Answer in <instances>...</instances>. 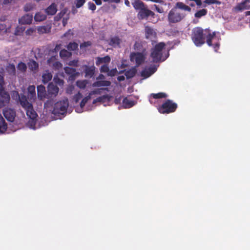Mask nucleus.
I'll return each mask as SVG.
<instances>
[{"mask_svg":"<svg viewBox=\"0 0 250 250\" xmlns=\"http://www.w3.org/2000/svg\"><path fill=\"white\" fill-rule=\"evenodd\" d=\"M191 39L197 46H200L205 43V39L209 46H212L215 52H217L220 47V38L216 36L215 32H211L209 29L204 30L202 28L197 27L192 30Z\"/></svg>","mask_w":250,"mask_h":250,"instance_id":"f257e3e1","label":"nucleus"},{"mask_svg":"<svg viewBox=\"0 0 250 250\" xmlns=\"http://www.w3.org/2000/svg\"><path fill=\"white\" fill-rule=\"evenodd\" d=\"M180 10L190 12L191 8L182 2H176L167 15V21L169 23H178L186 17L187 14L181 12Z\"/></svg>","mask_w":250,"mask_h":250,"instance_id":"f03ea898","label":"nucleus"},{"mask_svg":"<svg viewBox=\"0 0 250 250\" xmlns=\"http://www.w3.org/2000/svg\"><path fill=\"white\" fill-rule=\"evenodd\" d=\"M132 5L136 10H139L137 17L139 20L147 19L149 16L154 17V13L148 9L147 5L141 0H135Z\"/></svg>","mask_w":250,"mask_h":250,"instance_id":"7ed1b4c3","label":"nucleus"},{"mask_svg":"<svg viewBox=\"0 0 250 250\" xmlns=\"http://www.w3.org/2000/svg\"><path fill=\"white\" fill-rule=\"evenodd\" d=\"M165 46L166 44L164 42H161L156 44L151 49L150 57L152 58L153 62L157 63L160 62H163L168 57V55L165 56L163 55V51Z\"/></svg>","mask_w":250,"mask_h":250,"instance_id":"20e7f679","label":"nucleus"},{"mask_svg":"<svg viewBox=\"0 0 250 250\" xmlns=\"http://www.w3.org/2000/svg\"><path fill=\"white\" fill-rule=\"evenodd\" d=\"M177 107L178 105L176 103L168 99L158 107V110L160 113L169 114L175 112Z\"/></svg>","mask_w":250,"mask_h":250,"instance_id":"39448f33","label":"nucleus"},{"mask_svg":"<svg viewBox=\"0 0 250 250\" xmlns=\"http://www.w3.org/2000/svg\"><path fill=\"white\" fill-rule=\"evenodd\" d=\"M68 107V101L67 99L57 102L54 104L52 113L54 115H63L66 112Z\"/></svg>","mask_w":250,"mask_h":250,"instance_id":"423d86ee","label":"nucleus"},{"mask_svg":"<svg viewBox=\"0 0 250 250\" xmlns=\"http://www.w3.org/2000/svg\"><path fill=\"white\" fill-rule=\"evenodd\" d=\"M59 91V87L53 83H49L47 87V99H50L55 98Z\"/></svg>","mask_w":250,"mask_h":250,"instance_id":"0eeeda50","label":"nucleus"},{"mask_svg":"<svg viewBox=\"0 0 250 250\" xmlns=\"http://www.w3.org/2000/svg\"><path fill=\"white\" fill-rule=\"evenodd\" d=\"M130 60L132 62H135L136 66L141 65L145 60V57L142 53L132 52L130 55Z\"/></svg>","mask_w":250,"mask_h":250,"instance_id":"6e6552de","label":"nucleus"},{"mask_svg":"<svg viewBox=\"0 0 250 250\" xmlns=\"http://www.w3.org/2000/svg\"><path fill=\"white\" fill-rule=\"evenodd\" d=\"M10 98L9 94L5 91L4 89H0V108L8 104Z\"/></svg>","mask_w":250,"mask_h":250,"instance_id":"1a4fd4ad","label":"nucleus"},{"mask_svg":"<svg viewBox=\"0 0 250 250\" xmlns=\"http://www.w3.org/2000/svg\"><path fill=\"white\" fill-rule=\"evenodd\" d=\"M3 114L6 120L10 122L14 121L16 115L15 110L10 108H5L3 110Z\"/></svg>","mask_w":250,"mask_h":250,"instance_id":"9d476101","label":"nucleus"},{"mask_svg":"<svg viewBox=\"0 0 250 250\" xmlns=\"http://www.w3.org/2000/svg\"><path fill=\"white\" fill-rule=\"evenodd\" d=\"M17 94L19 97L20 104L24 109L29 106L31 107V105H32L31 103L32 100L30 101L29 99L23 94H21V95H19L18 93Z\"/></svg>","mask_w":250,"mask_h":250,"instance_id":"9b49d317","label":"nucleus"},{"mask_svg":"<svg viewBox=\"0 0 250 250\" xmlns=\"http://www.w3.org/2000/svg\"><path fill=\"white\" fill-rule=\"evenodd\" d=\"M145 31L146 38L152 42L155 41L157 38V33L154 29L150 27L146 26Z\"/></svg>","mask_w":250,"mask_h":250,"instance_id":"f8f14e48","label":"nucleus"},{"mask_svg":"<svg viewBox=\"0 0 250 250\" xmlns=\"http://www.w3.org/2000/svg\"><path fill=\"white\" fill-rule=\"evenodd\" d=\"M37 95L38 98L41 100L47 99V91L44 85L41 84L37 86Z\"/></svg>","mask_w":250,"mask_h":250,"instance_id":"ddd939ff","label":"nucleus"},{"mask_svg":"<svg viewBox=\"0 0 250 250\" xmlns=\"http://www.w3.org/2000/svg\"><path fill=\"white\" fill-rule=\"evenodd\" d=\"M250 0H243L241 2L238 3L235 7V9L239 11H241L244 9H250V6L247 5L250 3Z\"/></svg>","mask_w":250,"mask_h":250,"instance_id":"4468645a","label":"nucleus"},{"mask_svg":"<svg viewBox=\"0 0 250 250\" xmlns=\"http://www.w3.org/2000/svg\"><path fill=\"white\" fill-rule=\"evenodd\" d=\"M85 69L84 70V72L85 73V77L88 78H92L95 73V67L94 66H87L85 65Z\"/></svg>","mask_w":250,"mask_h":250,"instance_id":"2eb2a0df","label":"nucleus"},{"mask_svg":"<svg viewBox=\"0 0 250 250\" xmlns=\"http://www.w3.org/2000/svg\"><path fill=\"white\" fill-rule=\"evenodd\" d=\"M33 17L29 14H26L19 20V23L21 24H30L32 21Z\"/></svg>","mask_w":250,"mask_h":250,"instance_id":"dca6fc26","label":"nucleus"},{"mask_svg":"<svg viewBox=\"0 0 250 250\" xmlns=\"http://www.w3.org/2000/svg\"><path fill=\"white\" fill-rule=\"evenodd\" d=\"M26 112L27 116L31 119L34 120L36 118L37 114L33 109V105H31L24 109Z\"/></svg>","mask_w":250,"mask_h":250,"instance_id":"f3484780","label":"nucleus"},{"mask_svg":"<svg viewBox=\"0 0 250 250\" xmlns=\"http://www.w3.org/2000/svg\"><path fill=\"white\" fill-rule=\"evenodd\" d=\"M121 42V40L118 37L115 36L110 38L109 44L110 46L116 48L120 47Z\"/></svg>","mask_w":250,"mask_h":250,"instance_id":"a211bd4d","label":"nucleus"},{"mask_svg":"<svg viewBox=\"0 0 250 250\" xmlns=\"http://www.w3.org/2000/svg\"><path fill=\"white\" fill-rule=\"evenodd\" d=\"M28 98L30 101L34 100L36 97L35 86L34 85H29L27 88Z\"/></svg>","mask_w":250,"mask_h":250,"instance_id":"6ab92c4d","label":"nucleus"},{"mask_svg":"<svg viewBox=\"0 0 250 250\" xmlns=\"http://www.w3.org/2000/svg\"><path fill=\"white\" fill-rule=\"evenodd\" d=\"M111 59L110 57L107 55L104 57H97L96 59V64L97 65H99L102 63H108L110 62Z\"/></svg>","mask_w":250,"mask_h":250,"instance_id":"aec40b11","label":"nucleus"},{"mask_svg":"<svg viewBox=\"0 0 250 250\" xmlns=\"http://www.w3.org/2000/svg\"><path fill=\"white\" fill-rule=\"evenodd\" d=\"M64 70L65 73L70 75V77L71 79L74 78L78 74V73L76 72L75 68L66 66L64 68Z\"/></svg>","mask_w":250,"mask_h":250,"instance_id":"412c9836","label":"nucleus"},{"mask_svg":"<svg viewBox=\"0 0 250 250\" xmlns=\"http://www.w3.org/2000/svg\"><path fill=\"white\" fill-rule=\"evenodd\" d=\"M52 78V74L48 70H46L42 75V81L43 83H46Z\"/></svg>","mask_w":250,"mask_h":250,"instance_id":"4be33fe9","label":"nucleus"},{"mask_svg":"<svg viewBox=\"0 0 250 250\" xmlns=\"http://www.w3.org/2000/svg\"><path fill=\"white\" fill-rule=\"evenodd\" d=\"M111 85V82L109 81H98L94 82L93 84V86H109Z\"/></svg>","mask_w":250,"mask_h":250,"instance_id":"5701e85b","label":"nucleus"},{"mask_svg":"<svg viewBox=\"0 0 250 250\" xmlns=\"http://www.w3.org/2000/svg\"><path fill=\"white\" fill-rule=\"evenodd\" d=\"M136 73L137 69L135 67H133L125 72V76L127 79H129L133 78Z\"/></svg>","mask_w":250,"mask_h":250,"instance_id":"b1692460","label":"nucleus"},{"mask_svg":"<svg viewBox=\"0 0 250 250\" xmlns=\"http://www.w3.org/2000/svg\"><path fill=\"white\" fill-rule=\"evenodd\" d=\"M57 10L56 6L53 3L45 9V12L48 15H54L56 14Z\"/></svg>","mask_w":250,"mask_h":250,"instance_id":"393cba45","label":"nucleus"},{"mask_svg":"<svg viewBox=\"0 0 250 250\" xmlns=\"http://www.w3.org/2000/svg\"><path fill=\"white\" fill-rule=\"evenodd\" d=\"M123 104L124 108H128L132 107L135 104V103L133 101L130 100L125 97L123 100Z\"/></svg>","mask_w":250,"mask_h":250,"instance_id":"a878e982","label":"nucleus"},{"mask_svg":"<svg viewBox=\"0 0 250 250\" xmlns=\"http://www.w3.org/2000/svg\"><path fill=\"white\" fill-rule=\"evenodd\" d=\"M7 128V125L2 115L0 114V132H4Z\"/></svg>","mask_w":250,"mask_h":250,"instance_id":"bb28decb","label":"nucleus"},{"mask_svg":"<svg viewBox=\"0 0 250 250\" xmlns=\"http://www.w3.org/2000/svg\"><path fill=\"white\" fill-rule=\"evenodd\" d=\"M6 70L11 76H15L16 68L14 64H9L6 67Z\"/></svg>","mask_w":250,"mask_h":250,"instance_id":"cd10ccee","label":"nucleus"},{"mask_svg":"<svg viewBox=\"0 0 250 250\" xmlns=\"http://www.w3.org/2000/svg\"><path fill=\"white\" fill-rule=\"evenodd\" d=\"M46 16L45 14L42 12L36 13L34 16V20L37 21H42L45 20Z\"/></svg>","mask_w":250,"mask_h":250,"instance_id":"c85d7f7f","label":"nucleus"},{"mask_svg":"<svg viewBox=\"0 0 250 250\" xmlns=\"http://www.w3.org/2000/svg\"><path fill=\"white\" fill-rule=\"evenodd\" d=\"M29 68L32 71H35L38 69L39 67L38 63L34 60L30 61L28 63Z\"/></svg>","mask_w":250,"mask_h":250,"instance_id":"c756f323","label":"nucleus"},{"mask_svg":"<svg viewBox=\"0 0 250 250\" xmlns=\"http://www.w3.org/2000/svg\"><path fill=\"white\" fill-rule=\"evenodd\" d=\"M109 97L108 95H104L101 97H99L97 98L96 99H94L93 102V104H95L97 102H104L106 100L109 101Z\"/></svg>","mask_w":250,"mask_h":250,"instance_id":"7c9ffc66","label":"nucleus"},{"mask_svg":"<svg viewBox=\"0 0 250 250\" xmlns=\"http://www.w3.org/2000/svg\"><path fill=\"white\" fill-rule=\"evenodd\" d=\"M51 27L47 26H39L37 28L38 33L40 34L47 33L50 32Z\"/></svg>","mask_w":250,"mask_h":250,"instance_id":"2f4dec72","label":"nucleus"},{"mask_svg":"<svg viewBox=\"0 0 250 250\" xmlns=\"http://www.w3.org/2000/svg\"><path fill=\"white\" fill-rule=\"evenodd\" d=\"M208 10L206 9H202L197 11L194 14V16L196 18H201L207 14Z\"/></svg>","mask_w":250,"mask_h":250,"instance_id":"473e14b6","label":"nucleus"},{"mask_svg":"<svg viewBox=\"0 0 250 250\" xmlns=\"http://www.w3.org/2000/svg\"><path fill=\"white\" fill-rule=\"evenodd\" d=\"M96 93V92L95 91H92L88 96L85 97L83 99L81 102L80 103V106L81 107L83 108L84 107L85 105V104L87 103L88 101L91 98V95L92 94Z\"/></svg>","mask_w":250,"mask_h":250,"instance_id":"72a5a7b5","label":"nucleus"},{"mask_svg":"<svg viewBox=\"0 0 250 250\" xmlns=\"http://www.w3.org/2000/svg\"><path fill=\"white\" fill-rule=\"evenodd\" d=\"M71 56V53L65 49H62L60 52V56L62 59L69 58Z\"/></svg>","mask_w":250,"mask_h":250,"instance_id":"f704fd0d","label":"nucleus"},{"mask_svg":"<svg viewBox=\"0 0 250 250\" xmlns=\"http://www.w3.org/2000/svg\"><path fill=\"white\" fill-rule=\"evenodd\" d=\"M154 99H162L166 98L167 97V95L166 93L164 92H159L158 93H152L150 95Z\"/></svg>","mask_w":250,"mask_h":250,"instance_id":"c9c22d12","label":"nucleus"},{"mask_svg":"<svg viewBox=\"0 0 250 250\" xmlns=\"http://www.w3.org/2000/svg\"><path fill=\"white\" fill-rule=\"evenodd\" d=\"M57 58L58 56L52 54V56L47 59V64L49 66H51L54 63V62H55L57 60Z\"/></svg>","mask_w":250,"mask_h":250,"instance_id":"e433bc0d","label":"nucleus"},{"mask_svg":"<svg viewBox=\"0 0 250 250\" xmlns=\"http://www.w3.org/2000/svg\"><path fill=\"white\" fill-rule=\"evenodd\" d=\"M67 48L68 50L71 51H75L78 48V44L76 42H69L67 45Z\"/></svg>","mask_w":250,"mask_h":250,"instance_id":"4c0bfd02","label":"nucleus"},{"mask_svg":"<svg viewBox=\"0 0 250 250\" xmlns=\"http://www.w3.org/2000/svg\"><path fill=\"white\" fill-rule=\"evenodd\" d=\"M87 83V80L77 81L76 85L79 88L83 89L86 87Z\"/></svg>","mask_w":250,"mask_h":250,"instance_id":"58836bf2","label":"nucleus"},{"mask_svg":"<svg viewBox=\"0 0 250 250\" xmlns=\"http://www.w3.org/2000/svg\"><path fill=\"white\" fill-rule=\"evenodd\" d=\"M61 44H56L55 48L49 50V54L58 56V52L61 49Z\"/></svg>","mask_w":250,"mask_h":250,"instance_id":"ea45409f","label":"nucleus"},{"mask_svg":"<svg viewBox=\"0 0 250 250\" xmlns=\"http://www.w3.org/2000/svg\"><path fill=\"white\" fill-rule=\"evenodd\" d=\"M53 82L56 84H58L60 86H62L64 84L63 80L59 78L58 76H54Z\"/></svg>","mask_w":250,"mask_h":250,"instance_id":"a19ab883","label":"nucleus"},{"mask_svg":"<svg viewBox=\"0 0 250 250\" xmlns=\"http://www.w3.org/2000/svg\"><path fill=\"white\" fill-rule=\"evenodd\" d=\"M17 68L19 70L23 72L26 70L27 66L25 63L21 62L18 63Z\"/></svg>","mask_w":250,"mask_h":250,"instance_id":"79ce46f5","label":"nucleus"},{"mask_svg":"<svg viewBox=\"0 0 250 250\" xmlns=\"http://www.w3.org/2000/svg\"><path fill=\"white\" fill-rule=\"evenodd\" d=\"M51 66L54 69L58 70L62 67V64L60 62L56 61L55 62H54V63Z\"/></svg>","mask_w":250,"mask_h":250,"instance_id":"37998d69","label":"nucleus"},{"mask_svg":"<svg viewBox=\"0 0 250 250\" xmlns=\"http://www.w3.org/2000/svg\"><path fill=\"white\" fill-rule=\"evenodd\" d=\"M34 8V6L31 3H26L24 7V10L26 12H28L31 10H32Z\"/></svg>","mask_w":250,"mask_h":250,"instance_id":"c03bdc74","label":"nucleus"},{"mask_svg":"<svg viewBox=\"0 0 250 250\" xmlns=\"http://www.w3.org/2000/svg\"><path fill=\"white\" fill-rule=\"evenodd\" d=\"M141 75L142 77L145 78H148L151 76V73L149 72L148 70L145 69L142 71Z\"/></svg>","mask_w":250,"mask_h":250,"instance_id":"a18cd8bd","label":"nucleus"},{"mask_svg":"<svg viewBox=\"0 0 250 250\" xmlns=\"http://www.w3.org/2000/svg\"><path fill=\"white\" fill-rule=\"evenodd\" d=\"M83 96L80 92H78L74 96L73 99L76 103H77L82 98Z\"/></svg>","mask_w":250,"mask_h":250,"instance_id":"49530a36","label":"nucleus"},{"mask_svg":"<svg viewBox=\"0 0 250 250\" xmlns=\"http://www.w3.org/2000/svg\"><path fill=\"white\" fill-rule=\"evenodd\" d=\"M109 68L107 64H104L102 66H101L100 68V71L101 72L108 73L109 71Z\"/></svg>","mask_w":250,"mask_h":250,"instance_id":"de8ad7c7","label":"nucleus"},{"mask_svg":"<svg viewBox=\"0 0 250 250\" xmlns=\"http://www.w3.org/2000/svg\"><path fill=\"white\" fill-rule=\"evenodd\" d=\"M85 2V0H76V7L77 8L81 7Z\"/></svg>","mask_w":250,"mask_h":250,"instance_id":"09e8293b","label":"nucleus"},{"mask_svg":"<svg viewBox=\"0 0 250 250\" xmlns=\"http://www.w3.org/2000/svg\"><path fill=\"white\" fill-rule=\"evenodd\" d=\"M118 71L116 68H113L110 70L109 69V71L107 73V75L109 76L113 77L116 75Z\"/></svg>","mask_w":250,"mask_h":250,"instance_id":"8fccbe9b","label":"nucleus"},{"mask_svg":"<svg viewBox=\"0 0 250 250\" xmlns=\"http://www.w3.org/2000/svg\"><path fill=\"white\" fill-rule=\"evenodd\" d=\"M88 9L91 10L93 12H94L96 9V6L95 4L94 3L90 1L88 2Z\"/></svg>","mask_w":250,"mask_h":250,"instance_id":"3c124183","label":"nucleus"},{"mask_svg":"<svg viewBox=\"0 0 250 250\" xmlns=\"http://www.w3.org/2000/svg\"><path fill=\"white\" fill-rule=\"evenodd\" d=\"M36 31L35 28H30L25 31L26 35L31 36Z\"/></svg>","mask_w":250,"mask_h":250,"instance_id":"603ef678","label":"nucleus"},{"mask_svg":"<svg viewBox=\"0 0 250 250\" xmlns=\"http://www.w3.org/2000/svg\"><path fill=\"white\" fill-rule=\"evenodd\" d=\"M204 2L208 4H220V2L217 0H205Z\"/></svg>","mask_w":250,"mask_h":250,"instance_id":"864d4df0","label":"nucleus"},{"mask_svg":"<svg viewBox=\"0 0 250 250\" xmlns=\"http://www.w3.org/2000/svg\"><path fill=\"white\" fill-rule=\"evenodd\" d=\"M91 45V42L90 41L85 42L80 44V48H83L84 47L90 46Z\"/></svg>","mask_w":250,"mask_h":250,"instance_id":"5fc2aeb1","label":"nucleus"},{"mask_svg":"<svg viewBox=\"0 0 250 250\" xmlns=\"http://www.w3.org/2000/svg\"><path fill=\"white\" fill-rule=\"evenodd\" d=\"M154 7H155L156 11L158 13L162 14L164 12V9L163 7H159V6H158L156 4L154 5Z\"/></svg>","mask_w":250,"mask_h":250,"instance_id":"6e6d98bb","label":"nucleus"},{"mask_svg":"<svg viewBox=\"0 0 250 250\" xmlns=\"http://www.w3.org/2000/svg\"><path fill=\"white\" fill-rule=\"evenodd\" d=\"M78 63V61L77 60H73L72 61H69L68 62V65L70 66H77Z\"/></svg>","mask_w":250,"mask_h":250,"instance_id":"4d7b16f0","label":"nucleus"},{"mask_svg":"<svg viewBox=\"0 0 250 250\" xmlns=\"http://www.w3.org/2000/svg\"><path fill=\"white\" fill-rule=\"evenodd\" d=\"M4 82L3 80V77L1 75H0V89H4Z\"/></svg>","mask_w":250,"mask_h":250,"instance_id":"13d9d810","label":"nucleus"},{"mask_svg":"<svg viewBox=\"0 0 250 250\" xmlns=\"http://www.w3.org/2000/svg\"><path fill=\"white\" fill-rule=\"evenodd\" d=\"M66 12L64 10H62L60 13H59L56 16L57 18L61 19L65 14Z\"/></svg>","mask_w":250,"mask_h":250,"instance_id":"bf43d9fd","label":"nucleus"},{"mask_svg":"<svg viewBox=\"0 0 250 250\" xmlns=\"http://www.w3.org/2000/svg\"><path fill=\"white\" fill-rule=\"evenodd\" d=\"M148 70L149 72L151 73V75L156 71V68L155 67H151L148 68Z\"/></svg>","mask_w":250,"mask_h":250,"instance_id":"052dcab7","label":"nucleus"},{"mask_svg":"<svg viewBox=\"0 0 250 250\" xmlns=\"http://www.w3.org/2000/svg\"><path fill=\"white\" fill-rule=\"evenodd\" d=\"M74 87L72 86H69L66 90V92L68 94H71V92L73 90Z\"/></svg>","mask_w":250,"mask_h":250,"instance_id":"680f3d73","label":"nucleus"},{"mask_svg":"<svg viewBox=\"0 0 250 250\" xmlns=\"http://www.w3.org/2000/svg\"><path fill=\"white\" fill-rule=\"evenodd\" d=\"M125 78L124 76H119L117 77V80L119 82L124 81L125 80Z\"/></svg>","mask_w":250,"mask_h":250,"instance_id":"e2e57ef3","label":"nucleus"},{"mask_svg":"<svg viewBox=\"0 0 250 250\" xmlns=\"http://www.w3.org/2000/svg\"><path fill=\"white\" fill-rule=\"evenodd\" d=\"M68 18H63L62 22L63 26H65L67 23V20Z\"/></svg>","mask_w":250,"mask_h":250,"instance_id":"0e129e2a","label":"nucleus"},{"mask_svg":"<svg viewBox=\"0 0 250 250\" xmlns=\"http://www.w3.org/2000/svg\"><path fill=\"white\" fill-rule=\"evenodd\" d=\"M125 4L127 7H130V2L128 0H125Z\"/></svg>","mask_w":250,"mask_h":250,"instance_id":"69168bd1","label":"nucleus"},{"mask_svg":"<svg viewBox=\"0 0 250 250\" xmlns=\"http://www.w3.org/2000/svg\"><path fill=\"white\" fill-rule=\"evenodd\" d=\"M120 100H121V97H120L119 98H116L115 99V103L116 104H119L120 103Z\"/></svg>","mask_w":250,"mask_h":250,"instance_id":"338daca9","label":"nucleus"},{"mask_svg":"<svg viewBox=\"0 0 250 250\" xmlns=\"http://www.w3.org/2000/svg\"><path fill=\"white\" fill-rule=\"evenodd\" d=\"M121 0H111V2H115L118 3L120 2Z\"/></svg>","mask_w":250,"mask_h":250,"instance_id":"774afa93","label":"nucleus"}]
</instances>
